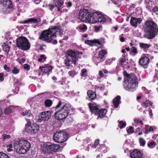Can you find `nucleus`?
<instances>
[{
	"label": "nucleus",
	"instance_id": "1",
	"mask_svg": "<svg viewBox=\"0 0 158 158\" xmlns=\"http://www.w3.org/2000/svg\"><path fill=\"white\" fill-rule=\"evenodd\" d=\"M143 29L147 34L145 35L146 38L152 39L156 35L158 29L157 24L153 20H148L145 22Z\"/></svg>",
	"mask_w": 158,
	"mask_h": 158
},
{
	"label": "nucleus",
	"instance_id": "2",
	"mask_svg": "<svg viewBox=\"0 0 158 158\" xmlns=\"http://www.w3.org/2000/svg\"><path fill=\"white\" fill-rule=\"evenodd\" d=\"M82 55V52H75L71 49L67 50L66 55L67 58L64 60L65 67L69 69L72 63L76 64L77 60L81 58Z\"/></svg>",
	"mask_w": 158,
	"mask_h": 158
},
{
	"label": "nucleus",
	"instance_id": "3",
	"mask_svg": "<svg viewBox=\"0 0 158 158\" xmlns=\"http://www.w3.org/2000/svg\"><path fill=\"white\" fill-rule=\"evenodd\" d=\"M61 28L58 26H51L49 28L43 31L39 37L40 39L52 40L56 37V33Z\"/></svg>",
	"mask_w": 158,
	"mask_h": 158
},
{
	"label": "nucleus",
	"instance_id": "4",
	"mask_svg": "<svg viewBox=\"0 0 158 158\" xmlns=\"http://www.w3.org/2000/svg\"><path fill=\"white\" fill-rule=\"evenodd\" d=\"M137 79L134 74H132L126 78L123 84L124 88L127 91H135L137 87Z\"/></svg>",
	"mask_w": 158,
	"mask_h": 158
},
{
	"label": "nucleus",
	"instance_id": "5",
	"mask_svg": "<svg viewBox=\"0 0 158 158\" xmlns=\"http://www.w3.org/2000/svg\"><path fill=\"white\" fill-rule=\"evenodd\" d=\"M73 110L70 105L66 104L61 109L55 113V117L56 119L61 120L65 118L70 114L71 111Z\"/></svg>",
	"mask_w": 158,
	"mask_h": 158
},
{
	"label": "nucleus",
	"instance_id": "6",
	"mask_svg": "<svg viewBox=\"0 0 158 158\" xmlns=\"http://www.w3.org/2000/svg\"><path fill=\"white\" fill-rule=\"evenodd\" d=\"M13 8V4L9 0L0 1V10L6 13L11 12Z\"/></svg>",
	"mask_w": 158,
	"mask_h": 158
},
{
	"label": "nucleus",
	"instance_id": "7",
	"mask_svg": "<svg viewBox=\"0 0 158 158\" xmlns=\"http://www.w3.org/2000/svg\"><path fill=\"white\" fill-rule=\"evenodd\" d=\"M88 106L91 111L95 115H98V117L102 118L106 114V110L105 109L101 110L98 109L95 104L89 103Z\"/></svg>",
	"mask_w": 158,
	"mask_h": 158
},
{
	"label": "nucleus",
	"instance_id": "8",
	"mask_svg": "<svg viewBox=\"0 0 158 158\" xmlns=\"http://www.w3.org/2000/svg\"><path fill=\"white\" fill-rule=\"evenodd\" d=\"M68 137V134L64 131L56 132L54 134L53 139L58 143H62L65 141Z\"/></svg>",
	"mask_w": 158,
	"mask_h": 158
},
{
	"label": "nucleus",
	"instance_id": "9",
	"mask_svg": "<svg viewBox=\"0 0 158 158\" xmlns=\"http://www.w3.org/2000/svg\"><path fill=\"white\" fill-rule=\"evenodd\" d=\"M39 126L36 123L31 125L30 123H28L25 125L26 131L31 134L36 133L39 130Z\"/></svg>",
	"mask_w": 158,
	"mask_h": 158
},
{
	"label": "nucleus",
	"instance_id": "10",
	"mask_svg": "<svg viewBox=\"0 0 158 158\" xmlns=\"http://www.w3.org/2000/svg\"><path fill=\"white\" fill-rule=\"evenodd\" d=\"M16 44L18 47L24 50L29 49L30 47L28 40H16Z\"/></svg>",
	"mask_w": 158,
	"mask_h": 158
},
{
	"label": "nucleus",
	"instance_id": "11",
	"mask_svg": "<svg viewBox=\"0 0 158 158\" xmlns=\"http://www.w3.org/2000/svg\"><path fill=\"white\" fill-rule=\"evenodd\" d=\"M89 14V10L86 9L81 10L79 14V19L82 22H87Z\"/></svg>",
	"mask_w": 158,
	"mask_h": 158
},
{
	"label": "nucleus",
	"instance_id": "12",
	"mask_svg": "<svg viewBox=\"0 0 158 158\" xmlns=\"http://www.w3.org/2000/svg\"><path fill=\"white\" fill-rule=\"evenodd\" d=\"M60 148V146L57 144H51L48 145L45 144L44 145L43 148L44 150H46L48 152L53 151L57 152Z\"/></svg>",
	"mask_w": 158,
	"mask_h": 158
},
{
	"label": "nucleus",
	"instance_id": "13",
	"mask_svg": "<svg viewBox=\"0 0 158 158\" xmlns=\"http://www.w3.org/2000/svg\"><path fill=\"white\" fill-rule=\"evenodd\" d=\"M150 62V55L146 54L142 55L139 59V63L143 66H147Z\"/></svg>",
	"mask_w": 158,
	"mask_h": 158
},
{
	"label": "nucleus",
	"instance_id": "14",
	"mask_svg": "<svg viewBox=\"0 0 158 158\" xmlns=\"http://www.w3.org/2000/svg\"><path fill=\"white\" fill-rule=\"evenodd\" d=\"M14 147L15 150L19 153L24 154L26 153L25 148H23L20 140L14 143Z\"/></svg>",
	"mask_w": 158,
	"mask_h": 158
},
{
	"label": "nucleus",
	"instance_id": "15",
	"mask_svg": "<svg viewBox=\"0 0 158 158\" xmlns=\"http://www.w3.org/2000/svg\"><path fill=\"white\" fill-rule=\"evenodd\" d=\"M97 13L95 12L89 13L88 16L89 18L87 20V22L90 23H97Z\"/></svg>",
	"mask_w": 158,
	"mask_h": 158
},
{
	"label": "nucleus",
	"instance_id": "16",
	"mask_svg": "<svg viewBox=\"0 0 158 158\" xmlns=\"http://www.w3.org/2000/svg\"><path fill=\"white\" fill-rule=\"evenodd\" d=\"M51 116V111H47L42 112L41 116V118L38 119V122H40L41 120L47 121L50 118Z\"/></svg>",
	"mask_w": 158,
	"mask_h": 158
},
{
	"label": "nucleus",
	"instance_id": "17",
	"mask_svg": "<svg viewBox=\"0 0 158 158\" xmlns=\"http://www.w3.org/2000/svg\"><path fill=\"white\" fill-rule=\"evenodd\" d=\"M142 21V19L141 18L131 17L130 23L131 25L135 28L138 25L140 24Z\"/></svg>",
	"mask_w": 158,
	"mask_h": 158
},
{
	"label": "nucleus",
	"instance_id": "18",
	"mask_svg": "<svg viewBox=\"0 0 158 158\" xmlns=\"http://www.w3.org/2000/svg\"><path fill=\"white\" fill-rule=\"evenodd\" d=\"M97 15L98 16H97V23H103L106 21H111V19L110 18L108 17L105 18L104 15L102 14H98L97 13Z\"/></svg>",
	"mask_w": 158,
	"mask_h": 158
},
{
	"label": "nucleus",
	"instance_id": "19",
	"mask_svg": "<svg viewBox=\"0 0 158 158\" xmlns=\"http://www.w3.org/2000/svg\"><path fill=\"white\" fill-rule=\"evenodd\" d=\"M130 156L131 158H142L143 155L139 151L135 149L131 153Z\"/></svg>",
	"mask_w": 158,
	"mask_h": 158
},
{
	"label": "nucleus",
	"instance_id": "20",
	"mask_svg": "<svg viewBox=\"0 0 158 158\" xmlns=\"http://www.w3.org/2000/svg\"><path fill=\"white\" fill-rule=\"evenodd\" d=\"M41 22V19L40 18L37 19L34 18H31L27 19V20L22 21L20 22L21 23H38Z\"/></svg>",
	"mask_w": 158,
	"mask_h": 158
},
{
	"label": "nucleus",
	"instance_id": "21",
	"mask_svg": "<svg viewBox=\"0 0 158 158\" xmlns=\"http://www.w3.org/2000/svg\"><path fill=\"white\" fill-rule=\"evenodd\" d=\"M85 43L91 46H98L101 44L99 40H85Z\"/></svg>",
	"mask_w": 158,
	"mask_h": 158
},
{
	"label": "nucleus",
	"instance_id": "22",
	"mask_svg": "<svg viewBox=\"0 0 158 158\" xmlns=\"http://www.w3.org/2000/svg\"><path fill=\"white\" fill-rule=\"evenodd\" d=\"M20 142L23 148H25V151L26 152L28 151L31 147V144L27 140H20Z\"/></svg>",
	"mask_w": 158,
	"mask_h": 158
},
{
	"label": "nucleus",
	"instance_id": "23",
	"mask_svg": "<svg viewBox=\"0 0 158 158\" xmlns=\"http://www.w3.org/2000/svg\"><path fill=\"white\" fill-rule=\"evenodd\" d=\"M40 68L43 73H47L48 75L49 74V72H51V70L52 69V67L48 64L44 67H40Z\"/></svg>",
	"mask_w": 158,
	"mask_h": 158
},
{
	"label": "nucleus",
	"instance_id": "24",
	"mask_svg": "<svg viewBox=\"0 0 158 158\" xmlns=\"http://www.w3.org/2000/svg\"><path fill=\"white\" fill-rule=\"evenodd\" d=\"M156 128L155 126H151L148 125H146L144 128L145 133L148 134L150 132H153L154 130H155Z\"/></svg>",
	"mask_w": 158,
	"mask_h": 158
},
{
	"label": "nucleus",
	"instance_id": "25",
	"mask_svg": "<svg viewBox=\"0 0 158 158\" xmlns=\"http://www.w3.org/2000/svg\"><path fill=\"white\" fill-rule=\"evenodd\" d=\"M87 94L89 100H93L95 99L96 97L95 92L92 90H88L87 91Z\"/></svg>",
	"mask_w": 158,
	"mask_h": 158
},
{
	"label": "nucleus",
	"instance_id": "26",
	"mask_svg": "<svg viewBox=\"0 0 158 158\" xmlns=\"http://www.w3.org/2000/svg\"><path fill=\"white\" fill-rule=\"evenodd\" d=\"M121 98L119 96H116L113 100V104L115 108H117L121 103Z\"/></svg>",
	"mask_w": 158,
	"mask_h": 158
},
{
	"label": "nucleus",
	"instance_id": "27",
	"mask_svg": "<svg viewBox=\"0 0 158 158\" xmlns=\"http://www.w3.org/2000/svg\"><path fill=\"white\" fill-rule=\"evenodd\" d=\"M127 55L126 54L122 55V57L119 59L120 65L123 66L124 63L128 61Z\"/></svg>",
	"mask_w": 158,
	"mask_h": 158
},
{
	"label": "nucleus",
	"instance_id": "28",
	"mask_svg": "<svg viewBox=\"0 0 158 158\" xmlns=\"http://www.w3.org/2000/svg\"><path fill=\"white\" fill-rule=\"evenodd\" d=\"M19 107V106H10L4 110L5 113L6 114H9L14 111L15 108Z\"/></svg>",
	"mask_w": 158,
	"mask_h": 158
},
{
	"label": "nucleus",
	"instance_id": "29",
	"mask_svg": "<svg viewBox=\"0 0 158 158\" xmlns=\"http://www.w3.org/2000/svg\"><path fill=\"white\" fill-rule=\"evenodd\" d=\"M53 2L56 7H61L64 4V2L61 0H53Z\"/></svg>",
	"mask_w": 158,
	"mask_h": 158
},
{
	"label": "nucleus",
	"instance_id": "30",
	"mask_svg": "<svg viewBox=\"0 0 158 158\" xmlns=\"http://www.w3.org/2000/svg\"><path fill=\"white\" fill-rule=\"evenodd\" d=\"M2 46L3 50L6 52V56H8V52L10 50V47L6 43H4L3 44Z\"/></svg>",
	"mask_w": 158,
	"mask_h": 158
},
{
	"label": "nucleus",
	"instance_id": "31",
	"mask_svg": "<svg viewBox=\"0 0 158 158\" xmlns=\"http://www.w3.org/2000/svg\"><path fill=\"white\" fill-rule=\"evenodd\" d=\"M21 114L23 116H25L27 117H30L32 116V114L31 113L30 110H26L25 112H23L21 113Z\"/></svg>",
	"mask_w": 158,
	"mask_h": 158
},
{
	"label": "nucleus",
	"instance_id": "32",
	"mask_svg": "<svg viewBox=\"0 0 158 158\" xmlns=\"http://www.w3.org/2000/svg\"><path fill=\"white\" fill-rule=\"evenodd\" d=\"M147 145L149 148H154L156 146V143L155 141H152L148 143Z\"/></svg>",
	"mask_w": 158,
	"mask_h": 158
},
{
	"label": "nucleus",
	"instance_id": "33",
	"mask_svg": "<svg viewBox=\"0 0 158 158\" xmlns=\"http://www.w3.org/2000/svg\"><path fill=\"white\" fill-rule=\"evenodd\" d=\"M107 53L106 51L105 50H102L98 54V57L101 59H103L104 55Z\"/></svg>",
	"mask_w": 158,
	"mask_h": 158
},
{
	"label": "nucleus",
	"instance_id": "34",
	"mask_svg": "<svg viewBox=\"0 0 158 158\" xmlns=\"http://www.w3.org/2000/svg\"><path fill=\"white\" fill-rule=\"evenodd\" d=\"M150 101L149 100H147L145 102H142L141 105L142 106L147 108L150 105Z\"/></svg>",
	"mask_w": 158,
	"mask_h": 158
},
{
	"label": "nucleus",
	"instance_id": "35",
	"mask_svg": "<svg viewBox=\"0 0 158 158\" xmlns=\"http://www.w3.org/2000/svg\"><path fill=\"white\" fill-rule=\"evenodd\" d=\"M44 103L46 106L49 107L51 106L52 104V102L49 99H47L45 101Z\"/></svg>",
	"mask_w": 158,
	"mask_h": 158
},
{
	"label": "nucleus",
	"instance_id": "36",
	"mask_svg": "<svg viewBox=\"0 0 158 158\" xmlns=\"http://www.w3.org/2000/svg\"><path fill=\"white\" fill-rule=\"evenodd\" d=\"M19 69L15 66L13 67V69L12 70V73L15 74H17L19 73Z\"/></svg>",
	"mask_w": 158,
	"mask_h": 158
},
{
	"label": "nucleus",
	"instance_id": "37",
	"mask_svg": "<svg viewBox=\"0 0 158 158\" xmlns=\"http://www.w3.org/2000/svg\"><path fill=\"white\" fill-rule=\"evenodd\" d=\"M77 72L75 70H71L68 72L69 75L71 77H73L75 75H77Z\"/></svg>",
	"mask_w": 158,
	"mask_h": 158
},
{
	"label": "nucleus",
	"instance_id": "38",
	"mask_svg": "<svg viewBox=\"0 0 158 158\" xmlns=\"http://www.w3.org/2000/svg\"><path fill=\"white\" fill-rule=\"evenodd\" d=\"M140 46L144 49H148L151 46V45L149 44L141 43L140 44Z\"/></svg>",
	"mask_w": 158,
	"mask_h": 158
},
{
	"label": "nucleus",
	"instance_id": "39",
	"mask_svg": "<svg viewBox=\"0 0 158 158\" xmlns=\"http://www.w3.org/2000/svg\"><path fill=\"white\" fill-rule=\"evenodd\" d=\"M118 126L120 128H123L126 127V123L125 122L123 123L122 121H120L118 123Z\"/></svg>",
	"mask_w": 158,
	"mask_h": 158
},
{
	"label": "nucleus",
	"instance_id": "40",
	"mask_svg": "<svg viewBox=\"0 0 158 158\" xmlns=\"http://www.w3.org/2000/svg\"><path fill=\"white\" fill-rule=\"evenodd\" d=\"M46 57L44 55H41L40 56V58L38 59L39 62H43L46 59Z\"/></svg>",
	"mask_w": 158,
	"mask_h": 158
},
{
	"label": "nucleus",
	"instance_id": "41",
	"mask_svg": "<svg viewBox=\"0 0 158 158\" xmlns=\"http://www.w3.org/2000/svg\"><path fill=\"white\" fill-rule=\"evenodd\" d=\"M115 59L114 58H112L110 59H108L106 61V64L107 65L110 64L113 61L115 60Z\"/></svg>",
	"mask_w": 158,
	"mask_h": 158
},
{
	"label": "nucleus",
	"instance_id": "42",
	"mask_svg": "<svg viewBox=\"0 0 158 158\" xmlns=\"http://www.w3.org/2000/svg\"><path fill=\"white\" fill-rule=\"evenodd\" d=\"M81 76L82 77H85L87 76V71L85 69H83L81 70Z\"/></svg>",
	"mask_w": 158,
	"mask_h": 158
},
{
	"label": "nucleus",
	"instance_id": "43",
	"mask_svg": "<svg viewBox=\"0 0 158 158\" xmlns=\"http://www.w3.org/2000/svg\"><path fill=\"white\" fill-rule=\"evenodd\" d=\"M79 29L82 31H85L87 29V27L85 24L81 25L79 27Z\"/></svg>",
	"mask_w": 158,
	"mask_h": 158
},
{
	"label": "nucleus",
	"instance_id": "44",
	"mask_svg": "<svg viewBox=\"0 0 158 158\" xmlns=\"http://www.w3.org/2000/svg\"><path fill=\"white\" fill-rule=\"evenodd\" d=\"M0 158H10L7 155L4 153L0 152Z\"/></svg>",
	"mask_w": 158,
	"mask_h": 158
},
{
	"label": "nucleus",
	"instance_id": "45",
	"mask_svg": "<svg viewBox=\"0 0 158 158\" xmlns=\"http://www.w3.org/2000/svg\"><path fill=\"white\" fill-rule=\"evenodd\" d=\"M94 60L96 63H98L102 62L103 60H102V59H101V58L98 57L94 58Z\"/></svg>",
	"mask_w": 158,
	"mask_h": 158
},
{
	"label": "nucleus",
	"instance_id": "46",
	"mask_svg": "<svg viewBox=\"0 0 158 158\" xmlns=\"http://www.w3.org/2000/svg\"><path fill=\"white\" fill-rule=\"evenodd\" d=\"M105 89V86L104 85H96L95 86V89L96 90H98V89H100V90L101 91L104 90Z\"/></svg>",
	"mask_w": 158,
	"mask_h": 158
},
{
	"label": "nucleus",
	"instance_id": "47",
	"mask_svg": "<svg viewBox=\"0 0 158 158\" xmlns=\"http://www.w3.org/2000/svg\"><path fill=\"white\" fill-rule=\"evenodd\" d=\"M139 141L140 145L143 146H144L145 144L146 141L143 139L142 138H140L139 139Z\"/></svg>",
	"mask_w": 158,
	"mask_h": 158
},
{
	"label": "nucleus",
	"instance_id": "48",
	"mask_svg": "<svg viewBox=\"0 0 158 158\" xmlns=\"http://www.w3.org/2000/svg\"><path fill=\"white\" fill-rule=\"evenodd\" d=\"M5 38L6 40H10L11 39L13 38L10 35V33L9 32L6 33L5 34Z\"/></svg>",
	"mask_w": 158,
	"mask_h": 158
},
{
	"label": "nucleus",
	"instance_id": "49",
	"mask_svg": "<svg viewBox=\"0 0 158 158\" xmlns=\"http://www.w3.org/2000/svg\"><path fill=\"white\" fill-rule=\"evenodd\" d=\"M48 43H52L53 44H57V40H44Z\"/></svg>",
	"mask_w": 158,
	"mask_h": 158
},
{
	"label": "nucleus",
	"instance_id": "50",
	"mask_svg": "<svg viewBox=\"0 0 158 158\" xmlns=\"http://www.w3.org/2000/svg\"><path fill=\"white\" fill-rule=\"evenodd\" d=\"M134 128L132 127H130L127 130V131L128 133H132L134 132V130H133Z\"/></svg>",
	"mask_w": 158,
	"mask_h": 158
},
{
	"label": "nucleus",
	"instance_id": "51",
	"mask_svg": "<svg viewBox=\"0 0 158 158\" xmlns=\"http://www.w3.org/2000/svg\"><path fill=\"white\" fill-rule=\"evenodd\" d=\"M3 139L4 140L9 139L10 138V136L9 135H6V134H3L2 135Z\"/></svg>",
	"mask_w": 158,
	"mask_h": 158
},
{
	"label": "nucleus",
	"instance_id": "52",
	"mask_svg": "<svg viewBox=\"0 0 158 158\" xmlns=\"http://www.w3.org/2000/svg\"><path fill=\"white\" fill-rule=\"evenodd\" d=\"M153 12L156 15H158V7L156 6H155L152 10Z\"/></svg>",
	"mask_w": 158,
	"mask_h": 158
},
{
	"label": "nucleus",
	"instance_id": "53",
	"mask_svg": "<svg viewBox=\"0 0 158 158\" xmlns=\"http://www.w3.org/2000/svg\"><path fill=\"white\" fill-rule=\"evenodd\" d=\"M23 67L25 69L29 70L30 69V66L27 64H25L23 65Z\"/></svg>",
	"mask_w": 158,
	"mask_h": 158
},
{
	"label": "nucleus",
	"instance_id": "54",
	"mask_svg": "<svg viewBox=\"0 0 158 158\" xmlns=\"http://www.w3.org/2000/svg\"><path fill=\"white\" fill-rule=\"evenodd\" d=\"M4 69L7 72H9L10 71V67H8L6 64L4 66Z\"/></svg>",
	"mask_w": 158,
	"mask_h": 158
},
{
	"label": "nucleus",
	"instance_id": "55",
	"mask_svg": "<svg viewBox=\"0 0 158 158\" xmlns=\"http://www.w3.org/2000/svg\"><path fill=\"white\" fill-rule=\"evenodd\" d=\"M131 52L135 54H137L138 53L136 48L133 47H132V49H131Z\"/></svg>",
	"mask_w": 158,
	"mask_h": 158
},
{
	"label": "nucleus",
	"instance_id": "56",
	"mask_svg": "<svg viewBox=\"0 0 158 158\" xmlns=\"http://www.w3.org/2000/svg\"><path fill=\"white\" fill-rule=\"evenodd\" d=\"M46 46L45 45L43 44L40 45V49L42 51H44L46 49Z\"/></svg>",
	"mask_w": 158,
	"mask_h": 158
},
{
	"label": "nucleus",
	"instance_id": "57",
	"mask_svg": "<svg viewBox=\"0 0 158 158\" xmlns=\"http://www.w3.org/2000/svg\"><path fill=\"white\" fill-rule=\"evenodd\" d=\"M123 75L124 76H125V80H126V78L128 77V76H130L132 74H127V72L125 71H124L123 72Z\"/></svg>",
	"mask_w": 158,
	"mask_h": 158
},
{
	"label": "nucleus",
	"instance_id": "58",
	"mask_svg": "<svg viewBox=\"0 0 158 158\" xmlns=\"http://www.w3.org/2000/svg\"><path fill=\"white\" fill-rule=\"evenodd\" d=\"M4 74L2 73H0V81H2L4 80Z\"/></svg>",
	"mask_w": 158,
	"mask_h": 158
},
{
	"label": "nucleus",
	"instance_id": "59",
	"mask_svg": "<svg viewBox=\"0 0 158 158\" xmlns=\"http://www.w3.org/2000/svg\"><path fill=\"white\" fill-rule=\"evenodd\" d=\"M26 60L25 59L22 58L21 59H19V63L20 64H22L23 63H24Z\"/></svg>",
	"mask_w": 158,
	"mask_h": 158
},
{
	"label": "nucleus",
	"instance_id": "60",
	"mask_svg": "<svg viewBox=\"0 0 158 158\" xmlns=\"http://www.w3.org/2000/svg\"><path fill=\"white\" fill-rule=\"evenodd\" d=\"M99 143V139H97L94 142V147L95 148H96V147L98 145V144Z\"/></svg>",
	"mask_w": 158,
	"mask_h": 158
},
{
	"label": "nucleus",
	"instance_id": "61",
	"mask_svg": "<svg viewBox=\"0 0 158 158\" xmlns=\"http://www.w3.org/2000/svg\"><path fill=\"white\" fill-rule=\"evenodd\" d=\"M16 40H27V39L25 37H23V36H20L19 37L17 38L16 39Z\"/></svg>",
	"mask_w": 158,
	"mask_h": 158
},
{
	"label": "nucleus",
	"instance_id": "62",
	"mask_svg": "<svg viewBox=\"0 0 158 158\" xmlns=\"http://www.w3.org/2000/svg\"><path fill=\"white\" fill-rule=\"evenodd\" d=\"M72 2H71L69 1V2H68L67 3V6L68 8L72 6Z\"/></svg>",
	"mask_w": 158,
	"mask_h": 158
},
{
	"label": "nucleus",
	"instance_id": "63",
	"mask_svg": "<svg viewBox=\"0 0 158 158\" xmlns=\"http://www.w3.org/2000/svg\"><path fill=\"white\" fill-rule=\"evenodd\" d=\"M103 73V72L102 71H99V74L101 77H103L104 76V74Z\"/></svg>",
	"mask_w": 158,
	"mask_h": 158
},
{
	"label": "nucleus",
	"instance_id": "64",
	"mask_svg": "<svg viewBox=\"0 0 158 158\" xmlns=\"http://www.w3.org/2000/svg\"><path fill=\"white\" fill-rule=\"evenodd\" d=\"M154 81H155L157 80L158 81V76L157 75H155L154 77Z\"/></svg>",
	"mask_w": 158,
	"mask_h": 158
}]
</instances>
